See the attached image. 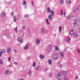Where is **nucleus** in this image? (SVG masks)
<instances>
[{
    "mask_svg": "<svg viewBox=\"0 0 80 80\" xmlns=\"http://www.w3.org/2000/svg\"><path fill=\"white\" fill-rule=\"evenodd\" d=\"M61 75L62 73H61V72H59L58 74L56 75V78L58 79V80H61V78H60V76H61Z\"/></svg>",
    "mask_w": 80,
    "mask_h": 80,
    "instance_id": "nucleus-1",
    "label": "nucleus"
},
{
    "mask_svg": "<svg viewBox=\"0 0 80 80\" xmlns=\"http://www.w3.org/2000/svg\"><path fill=\"white\" fill-rule=\"evenodd\" d=\"M52 58L54 60H57L58 58V55L57 54H54L52 56Z\"/></svg>",
    "mask_w": 80,
    "mask_h": 80,
    "instance_id": "nucleus-2",
    "label": "nucleus"
},
{
    "mask_svg": "<svg viewBox=\"0 0 80 80\" xmlns=\"http://www.w3.org/2000/svg\"><path fill=\"white\" fill-rule=\"evenodd\" d=\"M11 48H8L7 52L8 53H10V52H11Z\"/></svg>",
    "mask_w": 80,
    "mask_h": 80,
    "instance_id": "nucleus-3",
    "label": "nucleus"
},
{
    "mask_svg": "<svg viewBox=\"0 0 80 80\" xmlns=\"http://www.w3.org/2000/svg\"><path fill=\"white\" fill-rule=\"evenodd\" d=\"M18 40L19 42H20V43H22V42H23L22 39L21 38H18Z\"/></svg>",
    "mask_w": 80,
    "mask_h": 80,
    "instance_id": "nucleus-4",
    "label": "nucleus"
},
{
    "mask_svg": "<svg viewBox=\"0 0 80 80\" xmlns=\"http://www.w3.org/2000/svg\"><path fill=\"white\" fill-rule=\"evenodd\" d=\"M48 18L49 20H51L52 19V16L51 15H49L48 16Z\"/></svg>",
    "mask_w": 80,
    "mask_h": 80,
    "instance_id": "nucleus-5",
    "label": "nucleus"
},
{
    "mask_svg": "<svg viewBox=\"0 0 80 80\" xmlns=\"http://www.w3.org/2000/svg\"><path fill=\"white\" fill-rule=\"evenodd\" d=\"M66 41L67 42H69L70 41V38H68L66 39Z\"/></svg>",
    "mask_w": 80,
    "mask_h": 80,
    "instance_id": "nucleus-6",
    "label": "nucleus"
},
{
    "mask_svg": "<svg viewBox=\"0 0 80 80\" xmlns=\"http://www.w3.org/2000/svg\"><path fill=\"white\" fill-rule=\"evenodd\" d=\"M41 32L42 33H45V29H44L43 28H42Z\"/></svg>",
    "mask_w": 80,
    "mask_h": 80,
    "instance_id": "nucleus-7",
    "label": "nucleus"
},
{
    "mask_svg": "<svg viewBox=\"0 0 80 80\" xmlns=\"http://www.w3.org/2000/svg\"><path fill=\"white\" fill-rule=\"evenodd\" d=\"M60 55L61 57H63V52H60Z\"/></svg>",
    "mask_w": 80,
    "mask_h": 80,
    "instance_id": "nucleus-8",
    "label": "nucleus"
},
{
    "mask_svg": "<svg viewBox=\"0 0 80 80\" xmlns=\"http://www.w3.org/2000/svg\"><path fill=\"white\" fill-rule=\"evenodd\" d=\"M50 11H51V10H50V9L49 8H48L47 9V12H48V13H49L50 12Z\"/></svg>",
    "mask_w": 80,
    "mask_h": 80,
    "instance_id": "nucleus-9",
    "label": "nucleus"
},
{
    "mask_svg": "<svg viewBox=\"0 0 80 80\" xmlns=\"http://www.w3.org/2000/svg\"><path fill=\"white\" fill-rule=\"evenodd\" d=\"M78 36V35L76 34H74L73 35V37H74V38H77V37Z\"/></svg>",
    "mask_w": 80,
    "mask_h": 80,
    "instance_id": "nucleus-10",
    "label": "nucleus"
},
{
    "mask_svg": "<svg viewBox=\"0 0 80 80\" xmlns=\"http://www.w3.org/2000/svg\"><path fill=\"white\" fill-rule=\"evenodd\" d=\"M50 12L51 15H54V12H53V11L51 10L50 11Z\"/></svg>",
    "mask_w": 80,
    "mask_h": 80,
    "instance_id": "nucleus-11",
    "label": "nucleus"
},
{
    "mask_svg": "<svg viewBox=\"0 0 80 80\" xmlns=\"http://www.w3.org/2000/svg\"><path fill=\"white\" fill-rule=\"evenodd\" d=\"M39 57L40 58H43L45 57L44 56H43V55H41L39 56Z\"/></svg>",
    "mask_w": 80,
    "mask_h": 80,
    "instance_id": "nucleus-12",
    "label": "nucleus"
},
{
    "mask_svg": "<svg viewBox=\"0 0 80 80\" xmlns=\"http://www.w3.org/2000/svg\"><path fill=\"white\" fill-rule=\"evenodd\" d=\"M70 33L71 35H73V30L72 29L70 30Z\"/></svg>",
    "mask_w": 80,
    "mask_h": 80,
    "instance_id": "nucleus-13",
    "label": "nucleus"
},
{
    "mask_svg": "<svg viewBox=\"0 0 80 80\" xmlns=\"http://www.w3.org/2000/svg\"><path fill=\"white\" fill-rule=\"evenodd\" d=\"M36 43L38 44L40 43V41L38 39H37L36 40Z\"/></svg>",
    "mask_w": 80,
    "mask_h": 80,
    "instance_id": "nucleus-14",
    "label": "nucleus"
},
{
    "mask_svg": "<svg viewBox=\"0 0 80 80\" xmlns=\"http://www.w3.org/2000/svg\"><path fill=\"white\" fill-rule=\"evenodd\" d=\"M9 73V71L8 70H7L5 72V74H8Z\"/></svg>",
    "mask_w": 80,
    "mask_h": 80,
    "instance_id": "nucleus-15",
    "label": "nucleus"
},
{
    "mask_svg": "<svg viewBox=\"0 0 80 80\" xmlns=\"http://www.w3.org/2000/svg\"><path fill=\"white\" fill-rule=\"evenodd\" d=\"M67 3H70V0H67Z\"/></svg>",
    "mask_w": 80,
    "mask_h": 80,
    "instance_id": "nucleus-16",
    "label": "nucleus"
},
{
    "mask_svg": "<svg viewBox=\"0 0 80 80\" xmlns=\"http://www.w3.org/2000/svg\"><path fill=\"white\" fill-rule=\"evenodd\" d=\"M77 21H79V22H80V18L79 19H78V20H75L74 21V23H75V24H76V23L75 22H77Z\"/></svg>",
    "mask_w": 80,
    "mask_h": 80,
    "instance_id": "nucleus-17",
    "label": "nucleus"
},
{
    "mask_svg": "<svg viewBox=\"0 0 80 80\" xmlns=\"http://www.w3.org/2000/svg\"><path fill=\"white\" fill-rule=\"evenodd\" d=\"M36 65V64L35 63V62H34L33 64H32V66H33V67H35V65Z\"/></svg>",
    "mask_w": 80,
    "mask_h": 80,
    "instance_id": "nucleus-18",
    "label": "nucleus"
},
{
    "mask_svg": "<svg viewBox=\"0 0 80 80\" xmlns=\"http://www.w3.org/2000/svg\"><path fill=\"white\" fill-rule=\"evenodd\" d=\"M28 48V45H27L25 47H24V49L25 50H27V49Z\"/></svg>",
    "mask_w": 80,
    "mask_h": 80,
    "instance_id": "nucleus-19",
    "label": "nucleus"
},
{
    "mask_svg": "<svg viewBox=\"0 0 80 80\" xmlns=\"http://www.w3.org/2000/svg\"><path fill=\"white\" fill-rule=\"evenodd\" d=\"M56 50H58V48L57 46H55Z\"/></svg>",
    "mask_w": 80,
    "mask_h": 80,
    "instance_id": "nucleus-20",
    "label": "nucleus"
},
{
    "mask_svg": "<svg viewBox=\"0 0 80 80\" xmlns=\"http://www.w3.org/2000/svg\"><path fill=\"white\" fill-rule=\"evenodd\" d=\"M3 63V62H2V59H0V64H2Z\"/></svg>",
    "mask_w": 80,
    "mask_h": 80,
    "instance_id": "nucleus-21",
    "label": "nucleus"
},
{
    "mask_svg": "<svg viewBox=\"0 0 80 80\" xmlns=\"http://www.w3.org/2000/svg\"><path fill=\"white\" fill-rule=\"evenodd\" d=\"M48 63L50 64L52 63V61L50 60H49L48 61Z\"/></svg>",
    "mask_w": 80,
    "mask_h": 80,
    "instance_id": "nucleus-22",
    "label": "nucleus"
},
{
    "mask_svg": "<svg viewBox=\"0 0 80 80\" xmlns=\"http://www.w3.org/2000/svg\"><path fill=\"white\" fill-rule=\"evenodd\" d=\"M5 16V13H2L1 14V17H4Z\"/></svg>",
    "mask_w": 80,
    "mask_h": 80,
    "instance_id": "nucleus-23",
    "label": "nucleus"
},
{
    "mask_svg": "<svg viewBox=\"0 0 80 80\" xmlns=\"http://www.w3.org/2000/svg\"><path fill=\"white\" fill-rule=\"evenodd\" d=\"M67 18L68 20H70V16H68L67 17Z\"/></svg>",
    "mask_w": 80,
    "mask_h": 80,
    "instance_id": "nucleus-24",
    "label": "nucleus"
},
{
    "mask_svg": "<svg viewBox=\"0 0 80 80\" xmlns=\"http://www.w3.org/2000/svg\"><path fill=\"white\" fill-rule=\"evenodd\" d=\"M63 74L64 75H67V72L65 71H63Z\"/></svg>",
    "mask_w": 80,
    "mask_h": 80,
    "instance_id": "nucleus-25",
    "label": "nucleus"
},
{
    "mask_svg": "<svg viewBox=\"0 0 80 80\" xmlns=\"http://www.w3.org/2000/svg\"><path fill=\"white\" fill-rule=\"evenodd\" d=\"M13 18L14 22H16V20H17V18H16V17H14Z\"/></svg>",
    "mask_w": 80,
    "mask_h": 80,
    "instance_id": "nucleus-26",
    "label": "nucleus"
},
{
    "mask_svg": "<svg viewBox=\"0 0 80 80\" xmlns=\"http://www.w3.org/2000/svg\"><path fill=\"white\" fill-rule=\"evenodd\" d=\"M59 29L60 32H61L62 31V27L61 26L59 27Z\"/></svg>",
    "mask_w": 80,
    "mask_h": 80,
    "instance_id": "nucleus-27",
    "label": "nucleus"
},
{
    "mask_svg": "<svg viewBox=\"0 0 80 80\" xmlns=\"http://www.w3.org/2000/svg\"><path fill=\"white\" fill-rule=\"evenodd\" d=\"M46 21L48 25V24H49L48 21V19H46Z\"/></svg>",
    "mask_w": 80,
    "mask_h": 80,
    "instance_id": "nucleus-28",
    "label": "nucleus"
},
{
    "mask_svg": "<svg viewBox=\"0 0 80 80\" xmlns=\"http://www.w3.org/2000/svg\"><path fill=\"white\" fill-rule=\"evenodd\" d=\"M14 30H15L16 32H17V27H16L15 28Z\"/></svg>",
    "mask_w": 80,
    "mask_h": 80,
    "instance_id": "nucleus-29",
    "label": "nucleus"
},
{
    "mask_svg": "<svg viewBox=\"0 0 80 80\" xmlns=\"http://www.w3.org/2000/svg\"><path fill=\"white\" fill-rule=\"evenodd\" d=\"M61 3L62 4L63 3V0H61Z\"/></svg>",
    "mask_w": 80,
    "mask_h": 80,
    "instance_id": "nucleus-30",
    "label": "nucleus"
},
{
    "mask_svg": "<svg viewBox=\"0 0 80 80\" xmlns=\"http://www.w3.org/2000/svg\"><path fill=\"white\" fill-rule=\"evenodd\" d=\"M10 60H11V59H10V58L9 57V58H8V61L9 62H10Z\"/></svg>",
    "mask_w": 80,
    "mask_h": 80,
    "instance_id": "nucleus-31",
    "label": "nucleus"
},
{
    "mask_svg": "<svg viewBox=\"0 0 80 80\" xmlns=\"http://www.w3.org/2000/svg\"><path fill=\"white\" fill-rule=\"evenodd\" d=\"M76 8L77 10H79V8L77 7H76Z\"/></svg>",
    "mask_w": 80,
    "mask_h": 80,
    "instance_id": "nucleus-32",
    "label": "nucleus"
},
{
    "mask_svg": "<svg viewBox=\"0 0 80 80\" xmlns=\"http://www.w3.org/2000/svg\"><path fill=\"white\" fill-rule=\"evenodd\" d=\"M23 5H26V2L25 1H24L23 2Z\"/></svg>",
    "mask_w": 80,
    "mask_h": 80,
    "instance_id": "nucleus-33",
    "label": "nucleus"
},
{
    "mask_svg": "<svg viewBox=\"0 0 80 80\" xmlns=\"http://www.w3.org/2000/svg\"><path fill=\"white\" fill-rule=\"evenodd\" d=\"M2 52H0V57H1V55H2Z\"/></svg>",
    "mask_w": 80,
    "mask_h": 80,
    "instance_id": "nucleus-34",
    "label": "nucleus"
},
{
    "mask_svg": "<svg viewBox=\"0 0 80 80\" xmlns=\"http://www.w3.org/2000/svg\"><path fill=\"white\" fill-rule=\"evenodd\" d=\"M77 51H78V53H80V51L79 49H78L77 50Z\"/></svg>",
    "mask_w": 80,
    "mask_h": 80,
    "instance_id": "nucleus-35",
    "label": "nucleus"
},
{
    "mask_svg": "<svg viewBox=\"0 0 80 80\" xmlns=\"http://www.w3.org/2000/svg\"><path fill=\"white\" fill-rule=\"evenodd\" d=\"M61 15H63V11L62 10H61Z\"/></svg>",
    "mask_w": 80,
    "mask_h": 80,
    "instance_id": "nucleus-36",
    "label": "nucleus"
},
{
    "mask_svg": "<svg viewBox=\"0 0 80 80\" xmlns=\"http://www.w3.org/2000/svg\"><path fill=\"white\" fill-rule=\"evenodd\" d=\"M14 52H15V53H17V51L15 50H13Z\"/></svg>",
    "mask_w": 80,
    "mask_h": 80,
    "instance_id": "nucleus-37",
    "label": "nucleus"
},
{
    "mask_svg": "<svg viewBox=\"0 0 80 80\" xmlns=\"http://www.w3.org/2000/svg\"><path fill=\"white\" fill-rule=\"evenodd\" d=\"M75 79V80H77V79H78V77L77 76H76Z\"/></svg>",
    "mask_w": 80,
    "mask_h": 80,
    "instance_id": "nucleus-38",
    "label": "nucleus"
},
{
    "mask_svg": "<svg viewBox=\"0 0 80 80\" xmlns=\"http://www.w3.org/2000/svg\"><path fill=\"white\" fill-rule=\"evenodd\" d=\"M22 28L23 29H25V27H24V26H23V27H22Z\"/></svg>",
    "mask_w": 80,
    "mask_h": 80,
    "instance_id": "nucleus-39",
    "label": "nucleus"
},
{
    "mask_svg": "<svg viewBox=\"0 0 80 80\" xmlns=\"http://www.w3.org/2000/svg\"><path fill=\"white\" fill-rule=\"evenodd\" d=\"M2 52H4V53H5V50H2Z\"/></svg>",
    "mask_w": 80,
    "mask_h": 80,
    "instance_id": "nucleus-40",
    "label": "nucleus"
},
{
    "mask_svg": "<svg viewBox=\"0 0 80 80\" xmlns=\"http://www.w3.org/2000/svg\"><path fill=\"white\" fill-rule=\"evenodd\" d=\"M14 64L15 65H17V62H14Z\"/></svg>",
    "mask_w": 80,
    "mask_h": 80,
    "instance_id": "nucleus-41",
    "label": "nucleus"
},
{
    "mask_svg": "<svg viewBox=\"0 0 80 80\" xmlns=\"http://www.w3.org/2000/svg\"><path fill=\"white\" fill-rule=\"evenodd\" d=\"M28 15H25V17H28Z\"/></svg>",
    "mask_w": 80,
    "mask_h": 80,
    "instance_id": "nucleus-42",
    "label": "nucleus"
},
{
    "mask_svg": "<svg viewBox=\"0 0 80 80\" xmlns=\"http://www.w3.org/2000/svg\"><path fill=\"white\" fill-rule=\"evenodd\" d=\"M29 73H28L29 75H30V71H29Z\"/></svg>",
    "mask_w": 80,
    "mask_h": 80,
    "instance_id": "nucleus-43",
    "label": "nucleus"
},
{
    "mask_svg": "<svg viewBox=\"0 0 80 80\" xmlns=\"http://www.w3.org/2000/svg\"><path fill=\"white\" fill-rule=\"evenodd\" d=\"M66 14V12H65L64 13V16H65V14Z\"/></svg>",
    "mask_w": 80,
    "mask_h": 80,
    "instance_id": "nucleus-44",
    "label": "nucleus"
},
{
    "mask_svg": "<svg viewBox=\"0 0 80 80\" xmlns=\"http://www.w3.org/2000/svg\"><path fill=\"white\" fill-rule=\"evenodd\" d=\"M11 15H12V16H13V13H12Z\"/></svg>",
    "mask_w": 80,
    "mask_h": 80,
    "instance_id": "nucleus-45",
    "label": "nucleus"
},
{
    "mask_svg": "<svg viewBox=\"0 0 80 80\" xmlns=\"http://www.w3.org/2000/svg\"><path fill=\"white\" fill-rule=\"evenodd\" d=\"M32 5H34L33 4V2H32Z\"/></svg>",
    "mask_w": 80,
    "mask_h": 80,
    "instance_id": "nucleus-46",
    "label": "nucleus"
},
{
    "mask_svg": "<svg viewBox=\"0 0 80 80\" xmlns=\"http://www.w3.org/2000/svg\"><path fill=\"white\" fill-rule=\"evenodd\" d=\"M74 12H76V10H74Z\"/></svg>",
    "mask_w": 80,
    "mask_h": 80,
    "instance_id": "nucleus-47",
    "label": "nucleus"
},
{
    "mask_svg": "<svg viewBox=\"0 0 80 80\" xmlns=\"http://www.w3.org/2000/svg\"><path fill=\"white\" fill-rule=\"evenodd\" d=\"M78 30L79 32H80V28H79L78 29Z\"/></svg>",
    "mask_w": 80,
    "mask_h": 80,
    "instance_id": "nucleus-48",
    "label": "nucleus"
},
{
    "mask_svg": "<svg viewBox=\"0 0 80 80\" xmlns=\"http://www.w3.org/2000/svg\"><path fill=\"white\" fill-rule=\"evenodd\" d=\"M50 77H52V74H50Z\"/></svg>",
    "mask_w": 80,
    "mask_h": 80,
    "instance_id": "nucleus-49",
    "label": "nucleus"
},
{
    "mask_svg": "<svg viewBox=\"0 0 80 80\" xmlns=\"http://www.w3.org/2000/svg\"><path fill=\"white\" fill-rule=\"evenodd\" d=\"M48 70V68H46V70Z\"/></svg>",
    "mask_w": 80,
    "mask_h": 80,
    "instance_id": "nucleus-50",
    "label": "nucleus"
},
{
    "mask_svg": "<svg viewBox=\"0 0 80 80\" xmlns=\"http://www.w3.org/2000/svg\"><path fill=\"white\" fill-rule=\"evenodd\" d=\"M20 80H23V79H20Z\"/></svg>",
    "mask_w": 80,
    "mask_h": 80,
    "instance_id": "nucleus-51",
    "label": "nucleus"
},
{
    "mask_svg": "<svg viewBox=\"0 0 80 80\" xmlns=\"http://www.w3.org/2000/svg\"><path fill=\"white\" fill-rule=\"evenodd\" d=\"M64 80H67V79H64Z\"/></svg>",
    "mask_w": 80,
    "mask_h": 80,
    "instance_id": "nucleus-52",
    "label": "nucleus"
},
{
    "mask_svg": "<svg viewBox=\"0 0 80 80\" xmlns=\"http://www.w3.org/2000/svg\"><path fill=\"white\" fill-rule=\"evenodd\" d=\"M65 51H66V48H65Z\"/></svg>",
    "mask_w": 80,
    "mask_h": 80,
    "instance_id": "nucleus-53",
    "label": "nucleus"
},
{
    "mask_svg": "<svg viewBox=\"0 0 80 80\" xmlns=\"http://www.w3.org/2000/svg\"><path fill=\"white\" fill-rule=\"evenodd\" d=\"M61 67V66H60V67Z\"/></svg>",
    "mask_w": 80,
    "mask_h": 80,
    "instance_id": "nucleus-54",
    "label": "nucleus"
}]
</instances>
